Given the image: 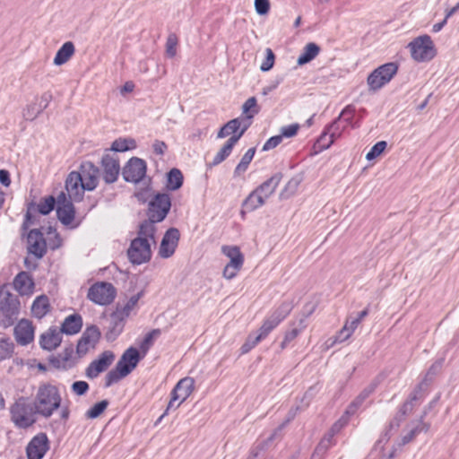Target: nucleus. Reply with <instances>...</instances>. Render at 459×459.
<instances>
[{"instance_id":"nucleus-1","label":"nucleus","mask_w":459,"mask_h":459,"mask_svg":"<svg viewBox=\"0 0 459 459\" xmlns=\"http://www.w3.org/2000/svg\"><path fill=\"white\" fill-rule=\"evenodd\" d=\"M62 395L57 385L44 382L40 383L34 399V409L40 416L48 419L57 410H60L59 417L61 420L66 422L70 417V408L68 405L62 406Z\"/></svg>"},{"instance_id":"nucleus-2","label":"nucleus","mask_w":459,"mask_h":459,"mask_svg":"<svg viewBox=\"0 0 459 459\" xmlns=\"http://www.w3.org/2000/svg\"><path fill=\"white\" fill-rule=\"evenodd\" d=\"M99 169L91 161L81 164L78 171H72L65 180V189L69 198L81 201L84 191L94 190L99 183Z\"/></svg>"},{"instance_id":"nucleus-3","label":"nucleus","mask_w":459,"mask_h":459,"mask_svg":"<svg viewBox=\"0 0 459 459\" xmlns=\"http://www.w3.org/2000/svg\"><path fill=\"white\" fill-rule=\"evenodd\" d=\"M156 227L152 222H143L138 237L132 240L127 250L129 261L134 264L147 263L152 257L151 243H155Z\"/></svg>"},{"instance_id":"nucleus-4","label":"nucleus","mask_w":459,"mask_h":459,"mask_svg":"<svg viewBox=\"0 0 459 459\" xmlns=\"http://www.w3.org/2000/svg\"><path fill=\"white\" fill-rule=\"evenodd\" d=\"M142 359L138 349L133 346L126 349L116 367L106 375L105 386L109 387L131 374Z\"/></svg>"},{"instance_id":"nucleus-5","label":"nucleus","mask_w":459,"mask_h":459,"mask_svg":"<svg viewBox=\"0 0 459 459\" xmlns=\"http://www.w3.org/2000/svg\"><path fill=\"white\" fill-rule=\"evenodd\" d=\"M36 410L24 397L17 399L10 407L11 420L19 429H28L37 420Z\"/></svg>"},{"instance_id":"nucleus-6","label":"nucleus","mask_w":459,"mask_h":459,"mask_svg":"<svg viewBox=\"0 0 459 459\" xmlns=\"http://www.w3.org/2000/svg\"><path fill=\"white\" fill-rule=\"evenodd\" d=\"M20 311L19 299L4 289H0V325H12Z\"/></svg>"},{"instance_id":"nucleus-7","label":"nucleus","mask_w":459,"mask_h":459,"mask_svg":"<svg viewBox=\"0 0 459 459\" xmlns=\"http://www.w3.org/2000/svg\"><path fill=\"white\" fill-rule=\"evenodd\" d=\"M292 305L290 302L282 301L271 314L266 316L258 330V340L265 339L290 313Z\"/></svg>"},{"instance_id":"nucleus-8","label":"nucleus","mask_w":459,"mask_h":459,"mask_svg":"<svg viewBox=\"0 0 459 459\" xmlns=\"http://www.w3.org/2000/svg\"><path fill=\"white\" fill-rule=\"evenodd\" d=\"M194 388V378L184 377L180 379L170 393L169 402L161 418H164L170 410L178 409L191 395Z\"/></svg>"},{"instance_id":"nucleus-9","label":"nucleus","mask_w":459,"mask_h":459,"mask_svg":"<svg viewBox=\"0 0 459 459\" xmlns=\"http://www.w3.org/2000/svg\"><path fill=\"white\" fill-rule=\"evenodd\" d=\"M221 253L229 258V263L224 266L222 275L227 280L235 278L244 264V255L237 246L224 245Z\"/></svg>"},{"instance_id":"nucleus-10","label":"nucleus","mask_w":459,"mask_h":459,"mask_svg":"<svg viewBox=\"0 0 459 459\" xmlns=\"http://www.w3.org/2000/svg\"><path fill=\"white\" fill-rule=\"evenodd\" d=\"M409 48L411 57L417 62H427L436 56L434 43L429 35L416 38L409 44Z\"/></svg>"},{"instance_id":"nucleus-11","label":"nucleus","mask_w":459,"mask_h":459,"mask_svg":"<svg viewBox=\"0 0 459 459\" xmlns=\"http://www.w3.org/2000/svg\"><path fill=\"white\" fill-rule=\"evenodd\" d=\"M398 71L395 63H386L375 69L368 77L367 82L371 91H377L388 83Z\"/></svg>"},{"instance_id":"nucleus-12","label":"nucleus","mask_w":459,"mask_h":459,"mask_svg":"<svg viewBox=\"0 0 459 459\" xmlns=\"http://www.w3.org/2000/svg\"><path fill=\"white\" fill-rule=\"evenodd\" d=\"M171 207L170 197L168 194H158L149 204L148 216L149 220L143 222H155L162 221Z\"/></svg>"},{"instance_id":"nucleus-13","label":"nucleus","mask_w":459,"mask_h":459,"mask_svg":"<svg viewBox=\"0 0 459 459\" xmlns=\"http://www.w3.org/2000/svg\"><path fill=\"white\" fill-rule=\"evenodd\" d=\"M116 297V289L111 283L99 281L91 285L88 290L87 298L100 306L110 304Z\"/></svg>"},{"instance_id":"nucleus-14","label":"nucleus","mask_w":459,"mask_h":459,"mask_svg":"<svg viewBox=\"0 0 459 459\" xmlns=\"http://www.w3.org/2000/svg\"><path fill=\"white\" fill-rule=\"evenodd\" d=\"M70 200L62 193L56 202V213L59 221L65 226L74 229L79 225L75 221V210Z\"/></svg>"},{"instance_id":"nucleus-15","label":"nucleus","mask_w":459,"mask_h":459,"mask_svg":"<svg viewBox=\"0 0 459 459\" xmlns=\"http://www.w3.org/2000/svg\"><path fill=\"white\" fill-rule=\"evenodd\" d=\"M101 333L98 326L92 325L86 327L76 346L79 356H84L94 350L100 339Z\"/></svg>"},{"instance_id":"nucleus-16","label":"nucleus","mask_w":459,"mask_h":459,"mask_svg":"<svg viewBox=\"0 0 459 459\" xmlns=\"http://www.w3.org/2000/svg\"><path fill=\"white\" fill-rule=\"evenodd\" d=\"M138 296H133L123 307H117L111 315L113 327L109 332L112 336L118 335L124 328V321L130 316L131 311L137 305Z\"/></svg>"},{"instance_id":"nucleus-17","label":"nucleus","mask_w":459,"mask_h":459,"mask_svg":"<svg viewBox=\"0 0 459 459\" xmlns=\"http://www.w3.org/2000/svg\"><path fill=\"white\" fill-rule=\"evenodd\" d=\"M36 327L32 321L22 318L18 321L13 328L15 342L20 346H27L34 342Z\"/></svg>"},{"instance_id":"nucleus-18","label":"nucleus","mask_w":459,"mask_h":459,"mask_svg":"<svg viewBox=\"0 0 459 459\" xmlns=\"http://www.w3.org/2000/svg\"><path fill=\"white\" fill-rule=\"evenodd\" d=\"M101 167L103 170V179L110 184L117 181L120 173V164L118 156L116 153L106 152L101 159Z\"/></svg>"},{"instance_id":"nucleus-19","label":"nucleus","mask_w":459,"mask_h":459,"mask_svg":"<svg viewBox=\"0 0 459 459\" xmlns=\"http://www.w3.org/2000/svg\"><path fill=\"white\" fill-rule=\"evenodd\" d=\"M145 174V161L136 157L131 158L123 169L124 179L127 182L137 183L144 178Z\"/></svg>"},{"instance_id":"nucleus-20","label":"nucleus","mask_w":459,"mask_h":459,"mask_svg":"<svg viewBox=\"0 0 459 459\" xmlns=\"http://www.w3.org/2000/svg\"><path fill=\"white\" fill-rule=\"evenodd\" d=\"M180 238L179 230L176 228L169 229L160 242L159 255L162 258L172 256L178 247Z\"/></svg>"},{"instance_id":"nucleus-21","label":"nucleus","mask_w":459,"mask_h":459,"mask_svg":"<svg viewBox=\"0 0 459 459\" xmlns=\"http://www.w3.org/2000/svg\"><path fill=\"white\" fill-rule=\"evenodd\" d=\"M115 355L110 351H103L98 359L90 363L86 368V376L89 378H95L100 373L106 371L108 367L113 363Z\"/></svg>"},{"instance_id":"nucleus-22","label":"nucleus","mask_w":459,"mask_h":459,"mask_svg":"<svg viewBox=\"0 0 459 459\" xmlns=\"http://www.w3.org/2000/svg\"><path fill=\"white\" fill-rule=\"evenodd\" d=\"M49 448V442L45 433L36 435L28 444L26 452L28 459H42Z\"/></svg>"},{"instance_id":"nucleus-23","label":"nucleus","mask_w":459,"mask_h":459,"mask_svg":"<svg viewBox=\"0 0 459 459\" xmlns=\"http://www.w3.org/2000/svg\"><path fill=\"white\" fill-rule=\"evenodd\" d=\"M28 250L38 258H41L47 252L45 236L42 228L31 230L27 237Z\"/></svg>"},{"instance_id":"nucleus-24","label":"nucleus","mask_w":459,"mask_h":459,"mask_svg":"<svg viewBox=\"0 0 459 459\" xmlns=\"http://www.w3.org/2000/svg\"><path fill=\"white\" fill-rule=\"evenodd\" d=\"M13 286L21 296L30 297L35 290L34 280L27 272L19 273L13 279Z\"/></svg>"},{"instance_id":"nucleus-25","label":"nucleus","mask_w":459,"mask_h":459,"mask_svg":"<svg viewBox=\"0 0 459 459\" xmlns=\"http://www.w3.org/2000/svg\"><path fill=\"white\" fill-rule=\"evenodd\" d=\"M250 123L243 125L240 118H234L227 122L218 132L217 138H225L227 136L236 137L239 135V139L247 130Z\"/></svg>"},{"instance_id":"nucleus-26","label":"nucleus","mask_w":459,"mask_h":459,"mask_svg":"<svg viewBox=\"0 0 459 459\" xmlns=\"http://www.w3.org/2000/svg\"><path fill=\"white\" fill-rule=\"evenodd\" d=\"M62 332L55 327L48 328L39 337V345L43 350H56L62 342Z\"/></svg>"},{"instance_id":"nucleus-27","label":"nucleus","mask_w":459,"mask_h":459,"mask_svg":"<svg viewBox=\"0 0 459 459\" xmlns=\"http://www.w3.org/2000/svg\"><path fill=\"white\" fill-rule=\"evenodd\" d=\"M51 310L52 306L50 303V299L45 294L36 297L30 306L31 316L38 320H41L42 318H44L47 315H48L51 312Z\"/></svg>"},{"instance_id":"nucleus-28","label":"nucleus","mask_w":459,"mask_h":459,"mask_svg":"<svg viewBox=\"0 0 459 459\" xmlns=\"http://www.w3.org/2000/svg\"><path fill=\"white\" fill-rule=\"evenodd\" d=\"M83 325L82 317L80 314L74 313L67 316L62 325L60 331L67 335H74L81 332Z\"/></svg>"},{"instance_id":"nucleus-29","label":"nucleus","mask_w":459,"mask_h":459,"mask_svg":"<svg viewBox=\"0 0 459 459\" xmlns=\"http://www.w3.org/2000/svg\"><path fill=\"white\" fill-rule=\"evenodd\" d=\"M238 141L239 135L236 137H230L223 144V146L216 153L209 166L214 167L224 161L230 155L234 146L238 143Z\"/></svg>"},{"instance_id":"nucleus-30","label":"nucleus","mask_w":459,"mask_h":459,"mask_svg":"<svg viewBox=\"0 0 459 459\" xmlns=\"http://www.w3.org/2000/svg\"><path fill=\"white\" fill-rule=\"evenodd\" d=\"M281 177L280 174L272 176L269 179L261 184L255 190V192L265 201L268 199L276 190L280 184Z\"/></svg>"},{"instance_id":"nucleus-31","label":"nucleus","mask_w":459,"mask_h":459,"mask_svg":"<svg viewBox=\"0 0 459 459\" xmlns=\"http://www.w3.org/2000/svg\"><path fill=\"white\" fill-rule=\"evenodd\" d=\"M336 139V137L333 136V133L329 131V127L326 126L313 145L312 154H317L328 149Z\"/></svg>"},{"instance_id":"nucleus-32","label":"nucleus","mask_w":459,"mask_h":459,"mask_svg":"<svg viewBox=\"0 0 459 459\" xmlns=\"http://www.w3.org/2000/svg\"><path fill=\"white\" fill-rule=\"evenodd\" d=\"M264 203L265 201L255 192V190L251 192L243 203L241 210L242 218L245 217L247 212L255 211L264 205Z\"/></svg>"},{"instance_id":"nucleus-33","label":"nucleus","mask_w":459,"mask_h":459,"mask_svg":"<svg viewBox=\"0 0 459 459\" xmlns=\"http://www.w3.org/2000/svg\"><path fill=\"white\" fill-rule=\"evenodd\" d=\"M75 52L74 45L72 41H67L58 49L54 58L56 65H62L68 62Z\"/></svg>"},{"instance_id":"nucleus-34","label":"nucleus","mask_w":459,"mask_h":459,"mask_svg":"<svg viewBox=\"0 0 459 459\" xmlns=\"http://www.w3.org/2000/svg\"><path fill=\"white\" fill-rule=\"evenodd\" d=\"M320 48L316 43L307 44L301 54L298 57V64L299 65H305L312 61L319 54Z\"/></svg>"},{"instance_id":"nucleus-35","label":"nucleus","mask_w":459,"mask_h":459,"mask_svg":"<svg viewBox=\"0 0 459 459\" xmlns=\"http://www.w3.org/2000/svg\"><path fill=\"white\" fill-rule=\"evenodd\" d=\"M359 325V319H354L351 322L346 321L342 328L339 331L335 340L332 342L331 346L337 342H343L350 338L354 333L358 325Z\"/></svg>"},{"instance_id":"nucleus-36","label":"nucleus","mask_w":459,"mask_h":459,"mask_svg":"<svg viewBox=\"0 0 459 459\" xmlns=\"http://www.w3.org/2000/svg\"><path fill=\"white\" fill-rule=\"evenodd\" d=\"M160 329H153L145 334L143 339L139 343V352L143 358L145 357L151 347L153 345L155 339L160 335Z\"/></svg>"},{"instance_id":"nucleus-37","label":"nucleus","mask_w":459,"mask_h":459,"mask_svg":"<svg viewBox=\"0 0 459 459\" xmlns=\"http://www.w3.org/2000/svg\"><path fill=\"white\" fill-rule=\"evenodd\" d=\"M46 247L51 249H56L62 245V239L57 231L52 227L43 228Z\"/></svg>"},{"instance_id":"nucleus-38","label":"nucleus","mask_w":459,"mask_h":459,"mask_svg":"<svg viewBox=\"0 0 459 459\" xmlns=\"http://www.w3.org/2000/svg\"><path fill=\"white\" fill-rule=\"evenodd\" d=\"M305 328V321L300 320L298 327H294L290 330L286 331L283 336V340L280 345L281 349L285 350L290 345V343L293 342Z\"/></svg>"},{"instance_id":"nucleus-39","label":"nucleus","mask_w":459,"mask_h":459,"mask_svg":"<svg viewBox=\"0 0 459 459\" xmlns=\"http://www.w3.org/2000/svg\"><path fill=\"white\" fill-rule=\"evenodd\" d=\"M183 174L178 169H172L168 173L167 188L169 190H177L183 184Z\"/></svg>"},{"instance_id":"nucleus-40","label":"nucleus","mask_w":459,"mask_h":459,"mask_svg":"<svg viewBox=\"0 0 459 459\" xmlns=\"http://www.w3.org/2000/svg\"><path fill=\"white\" fill-rule=\"evenodd\" d=\"M136 148V142L133 138H118L112 143L111 151L126 152Z\"/></svg>"},{"instance_id":"nucleus-41","label":"nucleus","mask_w":459,"mask_h":459,"mask_svg":"<svg viewBox=\"0 0 459 459\" xmlns=\"http://www.w3.org/2000/svg\"><path fill=\"white\" fill-rule=\"evenodd\" d=\"M14 352V343L10 338H0V361L9 359Z\"/></svg>"},{"instance_id":"nucleus-42","label":"nucleus","mask_w":459,"mask_h":459,"mask_svg":"<svg viewBox=\"0 0 459 459\" xmlns=\"http://www.w3.org/2000/svg\"><path fill=\"white\" fill-rule=\"evenodd\" d=\"M255 148H250L246 152V153L241 158V160L235 168V170H234L235 175L239 176L240 174L244 173L247 169L248 165L250 164V162L252 161V160L255 156Z\"/></svg>"},{"instance_id":"nucleus-43","label":"nucleus","mask_w":459,"mask_h":459,"mask_svg":"<svg viewBox=\"0 0 459 459\" xmlns=\"http://www.w3.org/2000/svg\"><path fill=\"white\" fill-rule=\"evenodd\" d=\"M243 114L247 118L252 119L259 112V107L255 97L248 98L242 107Z\"/></svg>"},{"instance_id":"nucleus-44","label":"nucleus","mask_w":459,"mask_h":459,"mask_svg":"<svg viewBox=\"0 0 459 459\" xmlns=\"http://www.w3.org/2000/svg\"><path fill=\"white\" fill-rule=\"evenodd\" d=\"M355 108L351 105L346 106L339 115L342 122L346 125L348 128L354 127L353 119L355 117Z\"/></svg>"},{"instance_id":"nucleus-45","label":"nucleus","mask_w":459,"mask_h":459,"mask_svg":"<svg viewBox=\"0 0 459 459\" xmlns=\"http://www.w3.org/2000/svg\"><path fill=\"white\" fill-rule=\"evenodd\" d=\"M108 405V402L107 400H102L97 403H95L91 408H90L85 415L88 419H96L100 416Z\"/></svg>"},{"instance_id":"nucleus-46","label":"nucleus","mask_w":459,"mask_h":459,"mask_svg":"<svg viewBox=\"0 0 459 459\" xmlns=\"http://www.w3.org/2000/svg\"><path fill=\"white\" fill-rule=\"evenodd\" d=\"M357 405L351 403L349 408L346 410L345 413L337 420L332 427L333 431H339L342 428H343L349 421L350 415L354 413L356 411Z\"/></svg>"},{"instance_id":"nucleus-47","label":"nucleus","mask_w":459,"mask_h":459,"mask_svg":"<svg viewBox=\"0 0 459 459\" xmlns=\"http://www.w3.org/2000/svg\"><path fill=\"white\" fill-rule=\"evenodd\" d=\"M327 126L329 127V131L333 133V136L336 137L337 139L340 138L342 134L349 129L346 125L342 122L339 117Z\"/></svg>"},{"instance_id":"nucleus-48","label":"nucleus","mask_w":459,"mask_h":459,"mask_svg":"<svg viewBox=\"0 0 459 459\" xmlns=\"http://www.w3.org/2000/svg\"><path fill=\"white\" fill-rule=\"evenodd\" d=\"M56 200L53 196L44 198L37 205V210L41 214H48L55 207Z\"/></svg>"},{"instance_id":"nucleus-49","label":"nucleus","mask_w":459,"mask_h":459,"mask_svg":"<svg viewBox=\"0 0 459 459\" xmlns=\"http://www.w3.org/2000/svg\"><path fill=\"white\" fill-rule=\"evenodd\" d=\"M178 39L176 34H169L166 41V54L169 57H174L177 55V47Z\"/></svg>"},{"instance_id":"nucleus-50","label":"nucleus","mask_w":459,"mask_h":459,"mask_svg":"<svg viewBox=\"0 0 459 459\" xmlns=\"http://www.w3.org/2000/svg\"><path fill=\"white\" fill-rule=\"evenodd\" d=\"M386 142L385 141H380L377 142L376 144L372 146V148L369 150V152L366 155V159L368 160H372L378 157L380 154L384 152V151L386 148Z\"/></svg>"},{"instance_id":"nucleus-51","label":"nucleus","mask_w":459,"mask_h":459,"mask_svg":"<svg viewBox=\"0 0 459 459\" xmlns=\"http://www.w3.org/2000/svg\"><path fill=\"white\" fill-rule=\"evenodd\" d=\"M275 56L271 48L265 49V58L260 65V69L264 72L271 70L274 65Z\"/></svg>"},{"instance_id":"nucleus-52","label":"nucleus","mask_w":459,"mask_h":459,"mask_svg":"<svg viewBox=\"0 0 459 459\" xmlns=\"http://www.w3.org/2000/svg\"><path fill=\"white\" fill-rule=\"evenodd\" d=\"M299 128H300V126L297 123L291 124V125H289L286 126H282L281 128L280 135H282V138L283 137H286V138L293 137L298 134Z\"/></svg>"},{"instance_id":"nucleus-53","label":"nucleus","mask_w":459,"mask_h":459,"mask_svg":"<svg viewBox=\"0 0 459 459\" xmlns=\"http://www.w3.org/2000/svg\"><path fill=\"white\" fill-rule=\"evenodd\" d=\"M262 340H258V336L256 335L255 338H252L251 335L247 337L244 344L241 346L240 351L242 354H246L249 352L253 348H255Z\"/></svg>"},{"instance_id":"nucleus-54","label":"nucleus","mask_w":459,"mask_h":459,"mask_svg":"<svg viewBox=\"0 0 459 459\" xmlns=\"http://www.w3.org/2000/svg\"><path fill=\"white\" fill-rule=\"evenodd\" d=\"M255 8L258 14H267L270 10L269 0H255Z\"/></svg>"},{"instance_id":"nucleus-55","label":"nucleus","mask_w":459,"mask_h":459,"mask_svg":"<svg viewBox=\"0 0 459 459\" xmlns=\"http://www.w3.org/2000/svg\"><path fill=\"white\" fill-rule=\"evenodd\" d=\"M72 391L77 395H82L89 390V385L85 381H76L72 385Z\"/></svg>"},{"instance_id":"nucleus-56","label":"nucleus","mask_w":459,"mask_h":459,"mask_svg":"<svg viewBox=\"0 0 459 459\" xmlns=\"http://www.w3.org/2000/svg\"><path fill=\"white\" fill-rule=\"evenodd\" d=\"M282 141V135H275L269 138L263 146L264 151H269L278 146Z\"/></svg>"},{"instance_id":"nucleus-57","label":"nucleus","mask_w":459,"mask_h":459,"mask_svg":"<svg viewBox=\"0 0 459 459\" xmlns=\"http://www.w3.org/2000/svg\"><path fill=\"white\" fill-rule=\"evenodd\" d=\"M0 183L8 187L11 184L10 173L6 169H0Z\"/></svg>"},{"instance_id":"nucleus-58","label":"nucleus","mask_w":459,"mask_h":459,"mask_svg":"<svg viewBox=\"0 0 459 459\" xmlns=\"http://www.w3.org/2000/svg\"><path fill=\"white\" fill-rule=\"evenodd\" d=\"M167 150V144L162 141H155L153 143V151L156 154L162 155Z\"/></svg>"},{"instance_id":"nucleus-59","label":"nucleus","mask_w":459,"mask_h":459,"mask_svg":"<svg viewBox=\"0 0 459 459\" xmlns=\"http://www.w3.org/2000/svg\"><path fill=\"white\" fill-rule=\"evenodd\" d=\"M446 22L447 20L445 18L441 22L435 23L432 27V30L434 32L440 31L443 29V27L446 24Z\"/></svg>"},{"instance_id":"nucleus-60","label":"nucleus","mask_w":459,"mask_h":459,"mask_svg":"<svg viewBox=\"0 0 459 459\" xmlns=\"http://www.w3.org/2000/svg\"><path fill=\"white\" fill-rule=\"evenodd\" d=\"M416 434L417 430L413 429L408 435L404 436L403 438V444L411 442L415 437Z\"/></svg>"},{"instance_id":"nucleus-61","label":"nucleus","mask_w":459,"mask_h":459,"mask_svg":"<svg viewBox=\"0 0 459 459\" xmlns=\"http://www.w3.org/2000/svg\"><path fill=\"white\" fill-rule=\"evenodd\" d=\"M459 10V3L452 7L451 9H448L446 11V16L445 18L448 20L452 15H454L457 11Z\"/></svg>"},{"instance_id":"nucleus-62","label":"nucleus","mask_w":459,"mask_h":459,"mask_svg":"<svg viewBox=\"0 0 459 459\" xmlns=\"http://www.w3.org/2000/svg\"><path fill=\"white\" fill-rule=\"evenodd\" d=\"M134 85L132 82H126L124 85L123 90L125 91H132L134 90Z\"/></svg>"},{"instance_id":"nucleus-63","label":"nucleus","mask_w":459,"mask_h":459,"mask_svg":"<svg viewBox=\"0 0 459 459\" xmlns=\"http://www.w3.org/2000/svg\"><path fill=\"white\" fill-rule=\"evenodd\" d=\"M368 314V309H364L363 311H361L359 314V316L357 319H359V322Z\"/></svg>"},{"instance_id":"nucleus-64","label":"nucleus","mask_w":459,"mask_h":459,"mask_svg":"<svg viewBox=\"0 0 459 459\" xmlns=\"http://www.w3.org/2000/svg\"><path fill=\"white\" fill-rule=\"evenodd\" d=\"M300 20H301V18L299 16L296 19V21H295V26L296 27H298L299 25Z\"/></svg>"}]
</instances>
